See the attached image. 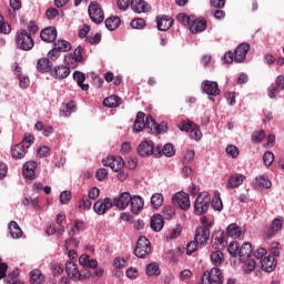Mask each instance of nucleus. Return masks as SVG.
Listing matches in <instances>:
<instances>
[{
    "mask_svg": "<svg viewBox=\"0 0 284 284\" xmlns=\"http://www.w3.org/2000/svg\"><path fill=\"white\" fill-rule=\"evenodd\" d=\"M148 130L150 134H163V132H168V122L156 123L152 114L146 115L145 122H134L133 131L134 132H143V130Z\"/></svg>",
    "mask_w": 284,
    "mask_h": 284,
    "instance_id": "obj_1",
    "label": "nucleus"
},
{
    "mask_svg": "<svg viewBox=\"0 0 284 284\" xmlns=\"http://www.w3.org/2000/svg\"><path fill=\"white\" fill-rule=\"evenodd\" d=\"M16 45L18 50L30 52L34 48V39H32V34L28 33V30L21 29L16 34Z\"/></svg>",
    "mask_w": 284,
    "mask_h": 284,
    "instance_id": "obj_2",
    "label": "nucleus"
},
{
    "mask_svg": "<svg viewBox=\"0 0 284 284\" xmlns=\"http://www.w3.org/2000/svg\"><path fill=\"white\" fill-rule=\"evenodd\" d=\"M211 203L212 199H210V193H200L194 202V213L196 216H203V214H207V210H210Z\"/></svg>",
    "mask_w": 284,
    "mask_h": 284,
    "instance_id": "obj_3",
    "label": "nucleus"
},
{
    "mask_svg": "<svg viewBox=\"0 0 284 284\" xmlns=\"http://www.w3.org/2000/svg\"><path fill=\"white\" fill-rule=\"evenodd\" d=\"M138 154L140 156H150L153 154V156L159 159L161 156V145L154 149V142L144 141L138 146Z\"/></svg>",
    "mask_w": 284,
    "mask_h": 284,
    "instance_id": "obj_4",
    "label": "nucleus"
},
{
    "mask_svg": "<svg viewBox=\"0 0 284 284\" xmlns=\"http://www.w3.org/2000/svg\"><path fill=\"white\" fill-rule=\"evenodd\" d=\"M152 252V244L150 243V240L145 236H141L136 246L134 248V254L138 258H145L148 254Z\"/></svg>",
    "mask_w": 284,
    "mask_h": 284,
    "instance_id": "obj_5",
    "label": "nucleus"
},
{
    "mask_svg": "<svg viewBox=\"0 0 284 284\" xmlns=\"http://www.w3.org/2000/svg\"><path fill=\"white\" fill-rule=\"evenodd\" d=\"M88 13L93 21V23H103V20L105 19V14L103 13V9L101 8V4L97 1H92L88 8Z\"/></svg>",
    "mask_w": 284,
    "mask_h": 284,
    "instance_id": "obj_6",
    "label": "nucleus"
},
{
    "mask_svg": "<svg viewBox=\"0 0 284 284\" xmlns=\"http://www.w3.org/2000/svg\"><path fill=\"white\" fill-rule=\"evenodd\" d=\"M202 284H223V273L221 268L213 267L211 272H205L202 276Z\"/></svg>",
    "mask_w": 284,
    "mask_h": 284,
    "instance_id": "obj_7",
    "label": "nucleus"
},
{
    "mask_svg": "<svg viewBox=\"0 0 284 284\" xmlns=\"http://www.w3.org/2000/svg\"><path fill=\"white\" fill-rule=\"evenodd\" d=\"M103 165L106 168H111L113 172H119L125 168V161L121 156H108L102 161Z\"/></svg>",
    "mask_w": 284,
    "mask_h": 284,
    "instance_id": "obj_8",
    "label": "nucleus"
},
{
    "mask_svg": "<svg viewBox=\"0 0 284 284\" xmlns=\"http://www.w3.org/2000/svg\"><path fill=\"white\" fill-rule=\"evenodd\" d=\"M210 227H212V224L196 229L194 236L196 243L200 245H207V241H210Z\"/></svg>",
    "mask_w": 284,
    "mask_h": 284,
    "instance_id": "obj_9",
    "label": "nucleus"
},
{
    "mask_svg": "<svg viewBox=\"0 0 284 284\" xmlns=\"http://www.w3.org/2000/svg\"><path fill=\"white\" fill-rule=\"evenodd\" d=\"M173 204L179 205L181 210H190V195L185 192L175 193L172 197Z\"/></svg>",
    "mask_w": 284,
    "mask_h": 284,
    "instance_id": "obj_10",
    "label": "nucleus"
},
{
    "mask_svg": "<svg viewBox=\"0 0 284 284\" xmlns=\"http://www.w3.org/2000/svg\"><path fill=\"white\" fill-rule=\"evenodd\" d=\"M203 92L209 94V97H219L221 94V89H219V83L210 80L202 82Z\"/></svg>",
    "mask_w": 284,
    "mask_h": 284,
    "instance_id": "obj_11",
    "label": "nucleus"
},
{
    "mask_svg": "<svg viewBox=\"0 0 284 284\" xmlns=\"http://www.w3.org/2000/svg\"><path fill=\"white\" fill-rule=\"evenodd\" d=\"M113 207L112 201L109 197H105L104 200H98L94 205L93 210L95 214H105L108 210H111Z\"/></svg>",
    "mask_w": 284,
    "mask_h": 284,
    "instance_id": "obj_12",
    "label": "nucleus"
},
{
    "mask_svg": "<svg viewBox=\"0 0 284 284\" xmlns=\"http://www.w3.org/2000/svg\"><path fill=\"white\" fill-rule=\"evenodd\" d=\"M192 34H199V32H204L207 29V21L205 19H195L194 17L189 24Z\"/></svg>",
    "mask_w": 284,
    "mask_h": 284,
    "instance_id": "obj_13",
    "label": "nucleus"
},
{
    "mask_svg": "<svg viewBox=\"0 0 284 284\" xmlns=\"http://www.w3.org/2000/svg\"><path fill=\"white\" fill-rule=\"evenodd\" d=\"M130 201H132V195L130 193L124 192L120 194L118 197L113 199L112 205L118 207L119 210H125L128 205H130Z\"/></svg>",
    "mask_w": 284,
    "mask_h": 284,
    "instance_id": "obj_14",
    "label": "nucleus"
},
{
    "mask_svg": "<svg viewBox=\"0 0 284 284\" xmlns=\"http://www.w3.org/2000/svg\"><path fill=\"white\" fill-rule=\"evenodd\" d=\"M41 41L44 43H54L57 41V28L48 27L40 32Z\"/></svg>",
    "mask_w": 284,
    "mask_h": 284,
    "instance_id": "obj_15",
    "label": "nucleus"
},
{
    "mask_svg": "<svg viewBox=\"0 0 284 284\" xmlns=\"http://www.w3.org/2000/svg\"><path fill=\"white\" fill-rule=\"evenodd\" d=\"M247 52H250V44L241 43L234 52V61L235 63H243V61L247 57Z\"/></svg>",
    "mask_w": 284,
    "mask_h": 284,
    "instance_id": "obj_16",
    "label": "nucleus"
},
{
    "mask_svg": "<svg viewBox=\"0 0 284 284\" xmlns=\"http://www.w3.org/2000/svg\"><path fill=\"white\" fill-rule=\"evenodd\" d=\"M174 24V19L170 18L169 16H162V17H156V26L158 30L161 32H168Z\"/></svg>",
    "mask_w": 284,
    "mask_h": 284,
    "instance_id": "obj_17",
    "label": "nucleus"
},
{
    "mask_svg": "<svg viewBox=\"0 0 284 284\" xmlns=\"http://www.w3.org/2000/svg\"><path fill=\"white\" fill-rule=\"evenodd\" d=\"M245 175L241 174V173H235L232 174L229 178V181L226 183V190H234L236 187H241V185H243V182L245 181Z\"/></svg>",
    "mask_w": 284,
    "mask_h": 284,
    "instance_id": "obj_18",
    "label": "nucleus"
},
{
    "mask_svg": "<svg viewBox=\"0 0 284 284\" xmlns=\"http://www.w3.org/2000/svg\"><path fill=\"white\" fill-rule=\"evenodd\" d=\"M281 230H283V217H275L266 232L267 239H272V236L278 234Z\"/></svg>",
    "mask_w": 284,
    "mask_h": 284,
    "instance_id": "obj_19",
    "label": "nucleus"
},
{
    "mask_svg": "<svg viewBox=\"0 0 284 284\" xmlns=\"http://www.w3.org/2000/svg\"><path fill=\"white\" fill-rule=\"evenodd\" d=\"M129 203L131 205V212L133 214H141V212L143 211V205H145L143 197L139 195L131 197Z\"/></svg>",
    "mask_w": 284,
    "mask_h": 284,
    "instance_id": "obj_20",
    "label": "nucleus"
},
{
    "mask_svg": "<svg viewBox=\"0 0 284 284\" xmlns=\"http://www.w3.org/2000/svg\"><path fill=\"white\" fill-rule=\"evenodd\" d=\"M262 270L264 272H274L276 270V257L268 255L261 260Z\"/></svg>",
    "mask_w": 284,
    "mask_h": 284,
    "instance_id": "obj_21",
    "label": "nucleus"
},
{
    "mask_svg": "<svg viewBox=\"0 0 284 284\" xmlns=\"http://www.w3.org/2000/svg\"><path fill=\"white\" fill-rule=\"evenodd\" d=\"M131 8L133 12L141 14L142 12H150L151 7L144 0H132Z\"/></svg>",
    "mask_w": 284,
    "mask_h": 284,
    "instance_id": "obj_22",
    "label": "nucleus"
},
{
    "mask_svg": "<svg viewBox=\"0 0 284 284\" xmlns=\"http://www.w3.org/2000/svg\"><path fill=\"white\" fill-rule=\"evenodd\" d=\"M164 225H165V221L163 220V215L154 214L151 217L150 227L151 230H153V232H161Z\"/></svg>",
    "mask_w": 284,
    "mask_h": 284,
    "instance_id": "obj_23",
    "label": "nucleus"
},
{
    "mask_svg": "<svg viewBox=\"0 0 284 284\" xmlns=\"http://www.w3.org/2000/svg\"><path fill=\"white\" fill-rule=\"evenodd\" d=\"M34 170H37V162L34 161H29L27 162L23 168H22V174L26 179H29L30 181H32V179H34L36 173Z\"/></svg>",
    "mask_w": 284,
    "mask_h": 284,
    "instance_id": "obj_24",
    "label": "nucleus"
},
{
    "mask_svg": "<svg viewBox=\"0 0 284 284\" xmlns=\"http://www.w3.org/2000/svg\"><path fill=\"white\" fill-rule=\"evenodd\" d=\"M252 252H253L252 243L245 242L239 251V256H240L241 263H245V261H247L250 258V256H252Z\"/></svg>",
    "mask_w": 284,
    "mask_h": 284,
    "instance_id": "obj_25",
    "label": "nucleus"
},
{
    "mask_svg": "<svg viewBox=\"0 0 284 284\" xmlns=\"http://www.w3.org/2000/svg\"><path fill=\"white\" fill-rule=\"evenodd\" d=\"M65 272L69 276V278H72V281H78L79 278V265L77 263L70 261L65 264Z\"/></svg>",
    "mask_w": 284,
    "mask_h": 284,
    "instance_id": "obj_26",
    "label": "nucleus"
},
{
    "mask_svg": "<svg viewBox=\"0 0 284 284\" xmlns=\"http://www.w3.org/2000/svg\"><path fill=\"white\" fill-rule=\"evenodd\" d=\"M51 74L54 77V79H68V77H70V67H55L54 70L51 71Z\"/></svg>",
    "mask_w": 284,
    "mask_h": 284,
    "instance_id": "obj_27",
    "label": "nucleus"
},
{
    "mask_svg": "<svg viewBox=\"0 0 284 284\" xmlns=\"http://www.w3.org/2000/svg\"><path fill=\"white\" fill-rule=\"evenodd\" d=\"M211 263L219 267L223 264V261H225V254L222 251H213L210 255Z\"/></svg>",
    "mask_w": 284,
    "mask_h": 284,
    "instance_id": "obj_28",
    "label": "nucleus"
},
{
    "mask_svg": "<svg viewBox=\"0 0 284 284\" xmlns=\"http://www.w3.org/2000/svg\"><path fill=\"white\" fill-rule=\"evenodd\" d=\"M37 70L42 73L50 72L52 70V62L48 58H41L38 60Z\"/></svg>",
    "mask_w": 284,
    "mask_h": 284,
    "instance_id": "obj_29",
    "label": "nucleus"
},
{
    "mask_svg": "<svg viewBox=\"0 0 284 284\" xmlns=\"http://www.w3.org/2000/svg\"><path fill=\"white\" fill-rule=\"evenodd\" d=\"M26 146L21 143L16 144L11 148V156L12 159H23L26 156Z\"/></svg>",
    "mask_w": 284,
    "mask_h": 284,
    "instance_id": "obj_30",
    "label": "nucleus"
},
{
    "mask_svg": "<svg viewBox=\"0 0 284 284\" xmlns=\"http://www.w3.org/2000/svg\"><path fill=\"white\" fill-rule=\"evenodd\" d=\"M9 231L12 239H21L23 236V231L16 221L10 222Z\"/></svg>",
    "mask_w": 284,
    "mask_h": 284,
    "instance_id": "obj_31",
    "label": "nucleus"
},
{
    "mask_svg": "<svg viewBox=\"0 0 284 284\" xmlns=\"http://www.w3.org/2000/svg\"><path fill=\"white\" fill-rule=\"evenodd\" d=\"M73 79L74 81H77L78 85L81 87V90H84V91L90 90V85L83 83V81H85V73L80 71H74Z\"/></svg>",
    "mask_w": 284,
    "mask_h": 284,
    "instance_id": "obj_32",
    "label": "nucleus"
},
{
    "mask_svg": "<svg viewBox=\"0 0 284 284\" xmlns=\"http://www.w3.org/2000/svg\"><path fill=\"white\" fill-rule=\"evenodd\" d=\"M79 263L82 265V267H97L99 265V262L97 260H90V256L88 254H83L79 257Z\"/></svg>",
    "mask_w": 284,
    "mask_h": 284,
    "instance_id": "obj_33",
    "label": "nucleus"
},
{
    "mask_svg": "<svg viewBox=\"0 0 284 284\" xmlns=\"http://www.w3.org/2000/svg\"><path fill=\"white\" fill-rule=\"evenodd\" d=\"M103 105L105 108H119L121 105V98L119 95H111L103 100Z\"/></svg>",
    "mask_w": 284,
    "mask_h": 284,
    "instance_id": "obj_34",
    "label": "nucleus"
},
{
    "mask_svg": "<svg viewBox=\"0 0 284 284\" xmlns=\"http://www.w3.org/2000/svg\"><path fill=\"white\" fill-rule=\"evenodd\" d=\"M30 278H31V284H43L45 281L43 273H41V271L38 268L31 271Z\"/></svg>",
    "mask_w": 284,
    "mask_h": 284,
    "instance_id": "obj_35",
    "label": "nucleus"
},
{
    "mask_svg": "<svg viewBox=\"0 0 284 284\" xmlns=\"http://www.w3.org/2000/svg\"><path fill=\"white\" fill-rule=\"evenodd\" d=\"M226 234L231 236V239H241V234H243V231H241L239 225L233 223L227 226Z\"/></svg>",
    "mask_w": 284,
    "mask_h": 284,
    "instance_id": "obj_36",
    "label": "nucleus"
},
{
    "mask_svg": "<svg viewBox=\"0 0 284 284\" xmlns=\"http://www.w3.org/2000/svg\"><path fill=\"white\" fill-rule=\"evenodd\" d=\"M64 232H65V227L57 226V224H50L47 229L48 236H52L53 234H57L58 236H63Z\"/></svg>",
    "mask_w": 284,
    "mask_h": 284,
    "instance_id": "obj_37",
    "label": "nucleus"
},
{
    "mask_svg": "<svg viewBox=\"0 0 284 284\" xmlns=\"http://www.w3.org/2000/svg\"><path fill=\"white\" fill-rule=\"evenodd\" d=\"M121 26V19L119 17H111L105 20V28H108L111 32L116 30Z\"/></svg>",
    "mask_w": 284,
    "mask_h": 284,
    "instance_id": "obj_38",
    "label": "nucleus"
},
{
    "mask_svg": "<svg viewBox=\"0 0 284 284\" xmlns=\"http://www.w3.org/2000/svg\"><path fill=\"white\" fill-rule=\"evenodd\" d=\"M54 48L60 52H70L72 50V44L65 40H58L54 43Z\"/></svg>",
    "mask_w": 284,
    "mask_h": 284,
    "instance_id": "obj_39",
    "label": "nucleus"
},
{
    "mask_svg": "<svg viewBox=\"0 0 284 284\" xmlns=\"http://www.w3.org/2000/svg\"><path fill=\"white\" fill-rule=\"evenodd\" d=\"M213 245H215L216 250H219V247H225V245H227V242L225 241V235L223 233H215L213 235Z\"/></svg>",
    "mask_w": 284,
    "mask_h": 284,
    "instance_id": "obj_40",
    "label": "nucleus"
},
{
    "mask_svg": "<svg viewBox=\"0 0 284 284\" xmlns=\"http://www.w3.org/2000/svg\"><path fill=\"white\" fill-rule=\"evenodd\" d=\"M211 206L216 212H221L223 210V201L221 200V195L219 193H215L212 201Z\"/></svg>",
    "mask_w": 284,
    "mask_h": 284,
    "instance_id": "obj_41",
    "label": "nucleus"
},
{
    "mask_svg": "<svg viewBox=\"0 0 284 284\" xmlns=\"http://www.w3.org/2000/svg\"><path fill=\"white\" fill-rule=\"evenodd\" d=\"M151 205L154 210H159L163 205V194L155 193L151 196Z\"/></svg>",
    "mask_w": 284,
    "mask_h": 284,
    "instance_id": "obj_42",
    "label": "nucleus"
},
{
    "mask_svg": "<svg viewBox=\"0 0 284 284\" xmlns=\"http://www.w3.org/2000/svg\"><path fill=\"white\" fill-rule=\"evenodd\" d=\"M80 230H83V221L75 220L73 222V226L69 231V236H77V234H79Z\"/></svg>",
    "mask_w": 284,
    "mask_h": 284,
    "instance_id": "obj_43",
    "label": "nucleus"
},
{
    "mask_svg": "<svg viewBox=\"0 0 284 284\" xmlns=\"http://www.w3.org/2000/svg\"><path fill=\"white\" fill-rule=\"evenodd\" d=\"M161 274V270H159V264L151 263L146 265V275L148 276H159Z\"/></svg>",
    "mask_w": 284,
    "mask_h": 284,
    "instance_id": "obj_44",
    "label": "nucleus"
},
{
    "mask_svg": "<svg viewBox=\"0 0 284 284\" xmlns=\"http://www.w3.org/2000/svg\"><path fill=\"white\" fill-rule=\"evenodd\" d=\"M72 112H77V102L74 101L65 104V110H62V116H70Z\"/></svg>",
    "mask_w": 284,
    "mask_h": 284,
    "instance_id": "obj_45",
    "label": "nucleus"
},
{
    "mask_svg": "<svg viewBox=\"0 0 284 284\" xmlns=\"http://www.w3.org/2000/svg\"><path fill=\"white\" fill-rule=\"evenodd\" d=\"M190 136L195 141H201L203 133H201V128L199 126V124H193V128H191V131H190Z\"/></svg>",
    "mask_w": 284,
    "mask_h": 284,
    "instance_id": "obj_46",
    "label": "nucleus"
},
{
    "mask_svg": "<svg viewBox=\"0 0 284 284\" xmlns=\"http://www.w3.org/2000/svg\"><path fill=\"white\" fill-rule=\"evenodd\" d=\"M193 18L194 16H187L185 13H179L176 16L179 23H182L183 26H189V27H190V23H192Z\"/></svg>",
    "mask_w": 284,
    "mask_h": 284,
    "instance_id": "obj_47",
    "label": "nucleus"
},
{
    "mask_svg": "<svg viewBox=\"0 0 284 284\" xmlns=\"http://www.w3.org/2000/svg\"><path fill=\"white\" fill-rule=\"evenodd\" d=\"M0 32L1 34H10L12 32V27L10 23L3 21V16L0 14Z\"/></svg>",
    "mask_w": 284,
    "mask_h": 284,
    "instance_id": "obj_48",
    "label": "nucleus"
},
{
    "mask_svg": "<svg viewBox=\"0 0 284 284\" xmlns=\"http://www.w3.org/2000/svg\"><path fill=\"white\" fill-rule=\"evenodd\" d=\"M245 274H252L254 270H256V261L255 260H246L243 266Z\"/></svg>",
    "mask_w": 284,
    "mask_h": 284,
    "instance_id": "obj_49",
    "label": "nucleus"
},
{
    "mask_svg": "<svg viewBox=\"0 0 284 284\" xmlns=\"http://www.w3.org/2000/svg\"><path fill=\"white\" fill-rule=\"evenodd\" d=\"M174 156L175 151H174V145L168 143L163 148L161 146V156Z\"/></svg>",
    "mask_w": 284,
    "mask_h": 284,
    "instance_id": "obj_50",
    "label": "nucleus"
},
{
    "mask_svg": "<svg viewBox=\"0 0 284 284\" xmlns=\"http://www.w3.org/2000/svg\"><path fill=\"white\" fill-rule=\"evenodd\" d=\"M263 163L266 168H270L274 163V153L272 151H266L263 154Z\"/></svg>",
    "mask_w": 284,
    "mask_h": 284,
    "instance_id": "obj_51",
    "label": "nucleus"
},
{
    "mask_svg": "<svg viewBox=\"0 0 284 284\" xmlns=\"http://www.w3.org/2000/svg\"><path fill=\"white\" fill-rule=\"evenodd\" d=\"M90 267L88 266H82L81 270H79V277L77 281H85V278H90L92 276V273H90Z\"/></svg>",
    "mask_w": 284,
    "mask_h": 284,
    "instance_id": "obj_52",
    "label": "nucleus"
},
{
    "mask_svg": "<svg viewBox=\"0 0 284 284\" xmlns=\"http://www.w3.org/2000/svg\"><path fill=\"white\" fill-rule=\"evenodd\" d=\"M131 28L134 30H143L145 28V20L143 18L132 20Z\"/></svg>",
    "mask_w": 284,
    "mask_h": 284,
    "instance_id": "obj_53",
    "label": "nucleus"
},
{
    "mask_svg": "<svg viewBox=\"0 0 284 284\" xmlns=\"http://www.w3.org/2000/svg\"><path fill=\"white\" fill-rule=\"evenodd\" d=\"M263 139H265V131L264 130L253 132V134H252L253 143H262Z\"/></svg>",
    "mask_w": 284,
    "mask_h": 284,
    "instance_id": "obj_54",
    "label": "nucleus"
},
{
    "mask_svg": "<svg viewBox=\"0 0 284 284\" xmlns=\"http://www.w3.org/2000/svg\"><path fill=\"white\" fill-rule=\"evenodd\" d=\"M229 254H231V256H233L234 258H236V256H239V242H231L229 245Z\"/></svg>",
    "mask_w": 284,
    "mask_h": 284,
    "instance_id": "obj_55",
    "label": "nucleus"
},
{
    "mask_svg": "<svg viewBox=\"0 0 284 284\" xmlns=\"http://www.w3.org/2000/svg\"><path fill=\"white\" fill-rule=\"evenodd\" d=\"M72 59L75 63H81V61H83V48L78 47L73 52Z\"/></svg>",
    "mask_w": 284,
    "mask_h": 284,
    "instance_id": "obj_56",
    "label": "nucleus"
},
{
    "mask_svg": "<svg viewBox=\"0 0 284 284\" xmlns=\"http://www.w3.org/2000/svg\"><path fill=\"white\" fill-rule=\"evenodd\" d=\"M6 282L9 284L19 283V271H13L12 273H9L8 277L6 278Z\"/></svg>",
    "mask_w": 284,
    "mask_h": 284,
    "instance_id": "obj_57",
    "label": "nucleus"
},
{
    "mask_svg": "<svg viewBox=\"0 0 284 284\" xmlns=\"http://www.w3.org/2000/svg\"><path fill=\"white\" fill-rule=\"evenodd\" d=\"M162 214L164 216V219H166V221H170V219H173L174 217V207L172 206H164L163 207V211H162Z\"/></svg>",
    "mask_w": 284,
    "mask_h": 284,
    "instance_id": "obj_58",
    "label": "nucleus"
},
{
    "mask_svg": "<svg viewBox=\"0 0 284 284\" xmlns=\"http://www.w3.org/2000/svg\"><path fill=\"white\" fill-rule=\"evenodd\" d=\"M199 247V242L196 241H191L187 245H186V254L189 256H192V254H194V252H196Z\"/></svg>",
    "mask_w": 284,
    "mask_h": 284,
    "instance_id": "obj_59",
    "label": "nucleus"
},
{
    "mask_svg": "<svg viewBox=\"0 0 284 284\" xmlns=\"http://www.w3.org/2000/svg\"><path fill=\"white\" fill-rule=\"evenodd\" d=\"M79 207L81 210H90V207H92V200L89 199L88 196L82 197V200L80 201Z\"/></svg>",
    "mask_w": 284,
    "mask_h": 284,
    "instance_id": "obj_60",
    "label": "nucleus"
},
{
    "mask_svg": "<svg viewBox=\"0 0 284 284\" xmlns=\"http://www.w3.org/2000/svg\"><path fill=\"white\" fill-rule=\"evenodd\" d=\"M226 153L230 154V156H232V159H237V156L240 154L239 148L236 145L230 144L229 146H226Z\"/></svg>",
    "mask_w": 284,
    "mask_h": 284,
    "instance_id": "obj_61",
    "label": "nucleus"
},
{
    "mask_svg": "<svg viewBox=\"0 0 284 284\" xmlns=\"http://www.w3.org/2000/svg\"><path fill=\"white\" fill-rule=\"evenodd\" d=\"M256 183H258V185H262V187H266V190H270V187H272V182L265 176L256 178Z\"/></svg>",
    "mask_w": 284,
    "mask_h": 284,
    "instance_id": "obj_62",
    "label": "nucleus"
},
{
    "mask_svg": "<svg viewBox=\"0 0 284 284\" xmlns=\"http://www.w3.org/2000/svg\"><path fill=\"white\" fill-rule=\"evenodd\" d=\"M72 199V193H70V191H64L60 194V203H62V205L68 204V202Z\"/></svg>",
    "mask_w": 284,
    "mask_h": 284,
    "instance_id": "obj_63",
    "label": "nucleus"
},
{
    "mask_svg": "<svg viewBox=\"0 0 284 284\" xmlns=\"http://www.w3.org/2000/svg\"><path fill=\"white\" fill-rule=\"evenodd\" d=\"M95 178L98 181H105V179H108V170L99 169L95 173Z\"/></svg>",
    "mask_w": 284,
    "mask_h": 284,
    "instance_id": "obj_64",
    "label": "nucleus"
}]
</instances>
